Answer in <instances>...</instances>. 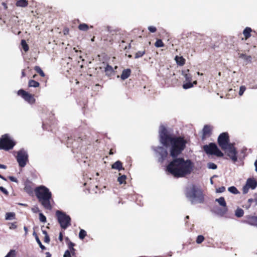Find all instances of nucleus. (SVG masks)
Masks as SVG:
<instances>
[{
    "label": "nucleus",
    "instance_id": "33",
    "mask_svg": "<svg viewBox=\"0 0 257 257\" xmlns=\"http://www.w3.org/2000/svg\"><path fill=\"white\" fill-rule=\"evenodd\" d=\"M228 190L230 192H231L234 194H237L239 193V191H238L237 188L234 186H231V187H229L228 188Z\"/></svg>",
    "mask_w": 257,
    "mask_h": 257
},
{
    "label": "nucleus",
    "instance_id": "1",
    "mask_svg": "<svg viewBox=\"0 0 257 257\" xmlns=\"http://www.w3.org/2000/svg\"><path fill=\"white\" fill-rule=\"evenodd\" d=\"M160 142L166 148H170V156L174 158L167 166L166 171L175 177H184L193 171L194 164L190 160L177 158L186 148L187 141L183 137L171 134L164 126L159 131Z\"/></svg>",
    "mask_w": 257,
    "mask_h": 257
},
{
    "label": "nucleus",
    "instance_id": "48",
    "mask_svg": "<svg viewBox=\"0 0 257 257\" xmlns=\"http://www.w3.org/2000/svg\"><path fill=\"white\" fill-rule=\"evenodd\" d=\"M9 179L12 182L18 183V181L16 178L13 176H9Z\"/></svg>",
    "mask_w": 257,
    "mask_h": 257
},
{
    "label": "nucleus",
    "instance_id": "17",
    "mask_svg": "<svg viewBox=\"0 0 257 257\" xmlns=\"http://www.w3.org/2000/svg\"><path fill=\"white\" fill-rule=\"evenodd\" d=\"M111 168L114 169L118 170V171L124 170V168L122 167V164L120 161H117L113 163L111 166Z\"/></svg>",
    "mask_w": 257,
    "mask_h": 257
},
{
    "label": "nucleus",
    "instance_id": "64",
    "mask_svg": "<svg viewBox=\"0 0 257 257\" xmlns=\"http://www.w3.org/2000/svg\"><path fill=\"white\" fill-rule=\"evenodd\" d=\"M192 83L193 84H193H197V81L195 80V81H193V82Z\"/></svg>",
    "mask_w": 257,
    "mask_h": 257
},
{
    "label": "nucleus",
    "instance_id": "34",
    "mask_svg": "<svg viewBox=\"0 0 257 257\" xmlns=\"http://www.w3.org/2000/svg\"><path fill=\"white\" fill-rule=\"evenodd\" d=\"M36 240L37 243L39 244L40 247L42 249L44 250V249H46L45 246L42 244V242H41L40 240L39 239V237L37 234H36Z\"/></svg>",
    "mask_w": 257,
    "mask_h": 257
},
{
    "label": "nucleus",
    "instance_id": "45",
    "mask_svg": "<svg viewBox=\"0 0 257 257\" xmlns=\"http://www.w3.org/2000/svg\"><path fill=\"white\" fill-rule=\"evenodd\" d=\"M184 76H185V79H186V81H191L192 78H191V76L190 75V74H186Z\"/></svg>",
    "mask_w": 257,
    "mask_h": 257
},
{
    "label": "nucleus",
    "instance_id": "51",
    "mask_svg": "<svg viewBox=\"0 0 257 257\" xmlns=\"http://www.w3.org/2000/svg\"><path fill=\"white\" fill-rule=\"evenodd\" d=\"M75 245V244L72 242H70L68 244L69 248L71 250H74L73 246Z\"/></svg>",
    "mask_w": 257,
    "mask_h": 257
},
{
    "label": "nucleus",
    "instance_id": "58",
    "mask_svg": "<svg viewBox=\"0 0 257 257\" xmlns=\"http://www.w3.org/2000/svg\"><path fill=\"white\" fill-rule=\"evenodd\" d=\"M68 32H69L68 29H67V30L66 29L64 31V33L65 35L68 34Z\"/></svg>",
    "mask_w": 257,
    "mask_h": 257
},
{
    "label": "nucleus",
    "instance_id": "39",
    "mask_svg": "<svg viewBox=\"0 0 257 257\" xmlns=\"http://www.w3.org/2000/svg\"><path fill=\"white\" fill-rule=\"evenodd\" d=\"M5 257H15V250H11Z\"/></svg>",
    "mask_w": 257,
    "mask_h": 257
},
{
    "label": "nucleus",
    "instance_id": "46",
    "mask_svg": "<svg viewBox=\"0 0 257 257\" xmlns=\"http://www.w3.org/2000/svg\"><path fill=\"white\" fill-rule=\"evenodd\" d=\"M225 190V188L224 186L219 187L218 188H217L216 189L217 192H219V193L223 192Z\"/></svg>",
    "mask_w": 257,
    "mask_h": 257
},
{
    "label": "nucleus",
    "instance_id": "60",
    "mask_svg": "<svg viewBox=\"0 0 257 257\" xmlns=\"http://www.w3.org/2000/svg\"><path fill=\"white\" fill-rule=\"evenodd\" d=\"M24 230H25V231L26 232V234L27 233V232H28V228H27V227L24 226Z\"/></svg>",
    "mask_w": 257,
    "mask_h": 257
},
{
    "label": "nucleus",
    "instance_id": "29",
    "mask_svg": "<svg viewBox=\"0 0 257 257\" xmlns=\"http://www.w3.org/2000/svg\"><path fill=\"white\" fill-rule=\"evenodd\" d=\"M145 53L146 50L145 49L143 51H139L136 53L135 55V58L138 59L140 57H142L144 55Z\"/></svg>",
    "mask_w": 257,
    "mask_h": 257
},
{
    "label": "nucleus",
    "instance_id": "42",
    "mask_svg": "<svg viewBox=\"0 0 257 257\" xmlns=\"http://www.w3.org/2000/svg\"><path fill=\"white\" fill-rule=\"evenodd\" d=\"M249 189V188L248 187V186L246 184H245V185L242 188L243 193V194L247 193Z\"/></svg>",
    "mask_w": 257,
    "mask_h": 257
},
{
    "label": "nucleus",
    "instance_id": "25",
    "mask_svg": "<svg viewBox=\"0 0 257 257\" xmlns=\"http://www.w3.org/2000/svg\"><path fill=\"white\" fill-rule=\"evenodd\" d=\"M34 70L39 74V75L42 77H44L45 76V74L44 72L43 71L42 69L40 68V67L38 66H36L34 67Z\"/></svg>",
    "mask_w": 257,
    "mask_h": 257
},
{
    "label": "nucleus",
    "instance_id": "8",
    "mask_svg": "<svg viewBox=\"0 0 257 257\" xmlns=\"http://www.w3.org/2000/svg\"><path fill=\"white\" fill-rule=\"evenodd\" d=\"M17 94L18 95L21 96L26 101L31 104H33L36 102L34 95L31 94L23 89L19 90L18 91Z\"/></svg>",
    "mask_w": 257,
    "mask_h": 257
},
{
    "label": "nucleus",
    "instance_id": "19",
    "mask_svg": "<svg viewBox=\"0 0 257 257\" xmlns=\"http://www.w3.org/2000/svg\"><path fill=\"white\" fill-rule=\"evenodd\" d=\"M28 5V1L27 0H18L16 3V6L18 7L25 8Z\"/></svg>",
    "mask_w": 257,
    "mask_h": 257
},
{
    "label": "nucleus",
    "instance_id": "57",
    "mask_svg": "<svg viewBox=\"0 0 257 257\" xmlns=\"http://www.w3.org/2000/svg\"><path fill=\"white\" fill-rule=\"evenodd\" d=\"M51 254L49 252H47L46 253V257H51Z\"/></svg>",
    "mask_w": 257,
    "mask_h": 257
},
{
    "label": "nucleus",
    "instance_id": "63",
    "mask_svg": "<svg viewBox=\"0 0 257 257\" xmlns=\"http://www.w3.org/2000/svg\"><path fill=\"white\" fill-rule=\"evenodd\" d=\"M0 178L4 180H6V178H5L4 176H2L1 175Z\"/></svg>",
    "mask_w": 257,
    "mask_h": 257
},
{
    "label": "nucleus",
    "instance_id": "2",
    "mask_svg": "<svg viewBox=\"0 0 257 257\" xmlns=\"http://www.w3.org/2000/svg\"><path fill=\"white\" fill-rule=\"evenodd\" d=\"M35 192L39 202L44 208L51 210L52 206L50 200L52 199V193L49 189L44 186H40L35 189Z\"/></svg>",
    "mask_w": 257,
    "mask_h": 257
},
{
    "label": "nucleus",
    "instance_id": "52",
    "mask_svg": "<svg viewBox=\"0 0 257 257\" xmlns=\"http://www.w3.org/2000/svg\"><path fill=\"white\" fill-rule=\"evenodd\" d=\"M44 241L46 243H49L50 242V238L48 235L45 236Z\"/></svg>",
    "mask_w": 257,
    "mask_h": 257
},
{
    "label": "nucleus",
    "instance_id": "36",
    "mask_svg": "<svg viewBox=\"0 0 257 257\" xmlns=\"http://www.w3.org/2000/svg\"><path fill=\"white\" fill-rule=\"evenodd\" d=\"M204 236L202 235H199L197 236L196 241L198 244H200L202 243L204 241Z\"/></svg>",
    "mask_w": 257,
    "mask_h": 257
},
{
    "label": "nucleus",
    "instance_id": "44",
    "mask_svg": "<svg viewBox=\"0 0 257 257\" xmlns=\"http://www.w3.org/2000/svg\"><path fill=\"white\" fill-rule=\"evenodd\" d=\"M0 191H2L6 196L9 195L8 191L3 187L0 186Z\"/></svg>",
    "mask_w": 257,
    "mask_h": 257
},
{
    "label": "nucleus",
    "instance_id": "6",
    "mask_svg": "<svg viewBox=\"0 0 257 257\" xmlns=\"http://www.w3.org/2000/svg\"><path fill=\"white\" fill-rule=\"evenodd\" d=\"M15 144V143L11 140L7 134L2 136L0 139V150L9 151L12 149Z\"/></svg>",
    "mask_w": 257,
    "mask_h": 257
},
{
    "label": "nucleus",
    "instance_id": "4",
    "mask_svg": "<svg viewBox=\"0 0 257 257\" xmlns=\"http://www.w3.org/2000/svg\"><path fill=\"white\" fill-rule=\"evenodd\" d=\"M56 215L58 222L62 228L65 229L71 225V218L65 212L60 210H57Z\"/></svg>",
    "mask_w": 257,
    "mask_h": 257
},
{
    "label": "nucleus",
    "instance_id": "13",
    "mask_svg": "<svg viewBox=\"0 0 257 257\" xmlns=\"http://www.w3.org/2000/svg\"><path fill=\"white\" fill-rule=\"evenodd\" d=\"M212 127L208 124H205L202 130V140H204L206 138L209 137L212 134Z\"/></svg>",
    "mask_w": 257,
    "mask_h": 257
},
{
    "label": "nucleus",
    "instance_id": "11",
    "mask_svg": "<svg viewBox=\"0 0 257 257\" xmlns=\"http://www.w3.org/2000/svg\"><path fill=\"white\" fill-rule=\"evenodd\" d=\"M226 150H227V155L234 163L236 162L237 160V152L233 144L229 145V146L227 147Z\"/></svg>",
    "mask_w": 257,
    "mask_h": 257
},
{
    "label": "nucleus",
    "instance_id": "10",
    "mask_svg": "<svg viewBox=\"0 0 257 257\" xmlns=\"http://www.w3.org/2000/svg\"><path fill=\"white\" fill-rule=\"evenodd\" d=\"M216 201L217 202L219 205L222 207V208L217 209V213L222 216L224 215L227 213L228 211V208L226 206V203L224 198L223 197H220V198L216 199Z\"/></svg>",
    "mask_w": 257,
    "mask_h": 257
},
{
    "label": "nucleus",
    "instance_id": "21",
    "mask_svg": "<svg viewBox=\"0 0 257 257\" xmlns=\"http://www.w3.org/2000/svg\"><path fill=\"white\" fill-rule=\"evenodd\" d=\"M40 86V83L38 81H36L33 79H30L28 82L29 87H38Z\"/></svg>",
    "mask_w": 257,
    "mask_h": 257
},
{
    "label": "nucleus",
    "instance_id": "43",
    "mask_svg": "<svg viewBox=\"0 0 257 257\" xmlns=\"http://www.w3.org/2000/svg\"><path fill=\"white\" fill-rule=\"evenodd\" d=\"M148 30L151 33H155L157 31V29L154 26H149L148 27Z\"/></svg>",
    "mask_w": 257,
    "mask_h": 257
},
{
    "label": "nucleus",
    "instance_id": "7",
    "mask_svg": "<svg viewBox=\"0 0 257 257\" xmlns=\"http://www.w3.org/2000/svg\"><path fill=\"white\" fill-rule=\"evenodd\" d=\"M217 142L219 146L223 150H226L230 143L229 137L228 133L224 132L220 134L218 137Z\"/></svg>",
    "mask_w": 257,
    "mask_h": 257
},
{
    "label": "nucleus",
    "instance_id": "30",
    "mask_svg": "<svg viewBox=\"0 0 257 257\" xmlns=\"http://www.w3.org/2000/svg\"><path fill=\"white\" fill-rule=\"evenodd\" d=\"M105 71L106 74H107V75L111 74L113 72V68H112V66H111L109 65H107L106 67L105 68Z\"/></svg>",
    "mask_w": 257,
    "mask_h": 257
},
{
    "label": "nucleus",
    "instance_id": "12",
    "mask_svg": "<svg viewBox=\"0 0 257 257\" xmlns=\"http://www.w3.org/2000/svg\"><path fill=\"white\" fill-rule=\"evenodd\" d=\"M34 183L30 180L27 179L24 183V191L29 195H32L34 191Z\"/></svg>",
    "mask_w": 257,
    "mask_h": 257
},
{
    "label": "nucleus",
    "instance_id": "47",
    "mask_svg": "<svg viewBox=\"0 0 257 257\" xmlns=\"http://www.w3.org/2000/svg\"><path fill=\"white\" fill-rule=\"evenodd\" d=\"M253 199L252 198L249 199L247 200V205L245 207L246 208L248 209L250 206L251 203L253 202Z\"/></svg>",
    "mask_w": 257,
    "mask_h": 257
},
{
    "label": "nucleus",
    "instance_id": "26",
    "mask_svg": "<svg viewBox=\"0 0 257 257\" xmlns=\"http://www.w3.org/2000/svg\"><path fill=\"white\" fill-rule=\"evenodd\" d=\"M16 214L14 212H8L6 214V219L11 220L15 218Z\"/></svg>",
    "mask_w": 257,
    "mask_h": 257
},
{
    "label": "nucleus",
    "instance_id": "35",
    "mask_svg": "<svg viewBox=\"0 0 257 257\" xmlns=\"http://www.w3.org/2000/svg\"><path fill=\"white\" fill-rule=\"evenodd\" d=\"M193 86V84L191 82V81H188V82H187L183 85V88L185 89H187L191 88Z\"/></svg>",
    "mask_w": 257,
    "mask_h": 257
},
{
    "label": "nucleus",
    "instance_id": "3",
    "mask_svg": "<svg viewBox=\"0 0 257 257\" xmlns=\"http://www.w3.org/2000/svg\"><path fill=\"white\" fill-rule=\"evenodd\" d=\"M185 195L192 204L203 203L204 201L202 190L195 185L187 188Z\"/></svg>",
    "mask_w": 257,
    "mask_h": 257
},
{
    "label": "nucleus",
    "instance_id": "16",
    "mask_svg": "<svg viewBox=\"0 0 257 257\" xmlns=\"http://www.w3.org/2000/svg\"><path fill=\"white\" fill-rule=\"evenodd\" d=\"M246 184L249 188H251L252 189H255L257 186L256 181L252 178H248L246 181Z\"/></svg>",
    "mask_w": 257,
    "mask_h": 257
},
{
    "label": "nucleus",
    "instance_id": "27",
    "mask_svg": "<svg viewBox=\"0 0 257 257\" xmlns=\"http://www.w3.org/2000/svg\"><path fill=\"white\" fill-rule=\"evenodd\" d=\"M239 57L249 62H250L251 59V57L250 56H248L243 53L240 54Z\"/></svg>",
    "mask_w": 257,
    "mask_h": 257
},
{
    "label": "nucleus",
    "instance_id": "54",
    "mask_svg": "<svg viewBox=\"0 0 257 257\" xmlns=\"http://www.w3.org/2000/svg\"><path fill=\"white\" fill-rule=\"evenodd\" d=\"M115 152V151H113L112 149H110L109 152V155H113Z\"/></svg>",
    "mask_w": 257,
    "mask_h": 257
},
{
    "label": "nucleus",
    "instance_id": "59",
    "mask_svg": "<svg viewBox=\"0 0 257 257\" xmlns=\"http://www.w3.org/2000/svg\"><path fill=\"white\" fill-rule=\"evenodd\" d=\"M43 233L45 234V235H48L47 232L46 230H42Z\"/></svg>",
    "mask_w": 257,
    "mask_h": 257
},
{
    "label": "nucleus",
    "instance_id": "5",
    "mask_svg": "<svg viewBox=\"0 0 257 257\" xmlns=\"http://www.w3.org/2000/svg\"><path fill=\"white\" fill-rule=\"evenodd\" d=\"M203 149L208 155H215L218 157H222L224 155L223 153L218 148L217 145L213 143L204 145Z\"/></svg>",
    "mask_w": 257,
    "mask_h": 257
},
{
    "label": "nucleus",
    "instance_id": "37",
    "mask_svg": "<svg viewBox=\"0 0 257 257\" xmlns=\"http://www.w3.org/2000/svg\"><path fill=\"white\" fill-rule=\"evenodd\" d=\"M39 219L42 222H46V217L42 213H39Z\"/></svg>",
    "mask_w": 257,
    "mask_h": 257
},
{
    "label": "nucleus",
    "instance_id": "14",
    "mask_svg": "<svg viewBox=\"0 0 257 257\" xmlns=\"http://www.w3.org/2000/svg\"><path fill=\"white\" fill-rule=\"evenodd\" d=\"M157 152L160 156L159 162L162 163L166 159L168 155V152L163 147H158L157 148Z\"/></svg>",
    "mask_w": 257,
    "mask_h": 257
},
{
    "label": "nucleus",
    "instance_id": "41",
    "mask_svg": "<svg viewBox=\"0 0 257 257\" xmlns=\"http://www.w3.org/2000/svg\"><path fill=\"white\" fill-rule=\"evenodd\" d=\"M246 89V87L244 86H241L239 88V95L241 96Z\"/></svg>",
    "mask_w": 257,
    "mask_h": 257
},
{
    "label": "nucleus",
    "instance_id": "9",
    "mask_svg": "<svg viewBox=\"0 0 257 257\" xmlns=\"http://www.w3.org/2000/svg\"><path fill=\"white\" fill-rule=\"evenodd\" d=\"M17 160L20 167L23 168L28 162V155L25 151L21 150L18 152Z\"/></svg>",
    "mask_w": 257,
    "mask_h": 257
},
{
    "label": "nucleus",
    "instance_id": "62",
    "mask_svg": "<svg viewBox=\"0 0 257 257\" xmlns=\"http://www.w3.org/2000/svg\"><path fill=\"white\" fill-rule=\"evenodd\" d=\"M254 165H255V170H256V171H257V160L255 161V162L254 163Z\"/></svg>",
    "mask_w": 257,
    "mask_h": 257
},
{
    "label": "nucleus",
    "instance_id": "55",
    "mask_svg": "<svg viewBox=\"0 0 257 257\" xmlns=\"http://www.w3.org/2000/svg\"><path fill=\"white\" fill-rule=\"evenodd\" d=\"M26 76V73H25V70H23L22 71V77H24Z\"/></svg>",
    "mask_w": 257,
    "mask_h": 257
},
{
    "label": "nucleus",
    "instance_id": "24",
    "mask_svg": "<svg viewBox=\"0 0 257 257\" xmlns=\"http://www.w3.org/2000/svg\"><path fill=\"white\" fill-rule=\"evenodd\" d=\"M126 177L125 175H121L117 178V181L119 182L120 184H125L126 183Z\"/></svg>",
    "mask_w": 257,
    "mask_h": 257
},
{
    "label": "nucleus",
    "instance_id": "18",
    "mask_svg": "<svg viewBox=\"0 0 257 257\" xmlns=\"http://www.w3.org/2000/svg\"><path fill=\"white\" fill-rule=\"evenodd\" d=\"M131 70L130 69H124L122 71L121 78L122 80L127 79L131 75Z\"/></svg>",
    "mask_w": 257,
    "mask_h": 257
},
{
    "label": "nucleus",
    "instance_id": "32",
    "mask_svg": "<svg viewBox=\"0 0 257 257\" xmlns=\"http://www.w3.org/2000/svg\"><path fill=\"white\" fill-rule=\"evenodd\" d=\"M87 233L85 230L84 229H80L79 233V237L81 239H83L86 236Z\"/></svg>",
    "mask_w": 257,
    "mask_h": 257
},
{
    "label": "nucleus",
    "instance_id": "23",
    "mask_svg": "<svg viewBox=\"0 0 257 257\" xmlns=\"http://www.w3.org/2000/svg\"><path fill=\"white\" fill-rule=\"evenodd\" d=\"M244 214V211L241 208H238L235 212V215L237 217H241Z\"/></svg>",
    "mask_w": 257,
    "mask_h": 257
},
{
    "label": "nucleus",
    "instance_id": "15",
    "mask_svg": "<svg viewBox=\"0 0 257 257\" xmlns=\"http://www.w3.org/2000/svg\"><path fill=\"white\" fill-rule=\"evenodd\" d=\"M252 31L253 30L250 27H246L243 31V35L244 36V38H242L241 40H246L248 39L251 36V33Z\"/></svg>",
    "mask_w": 257,
    "mask_h": 257
},
{
    "label": "nucleus",
    "instance_id": "61",
    "mask_svg": "<svg viewBox=\"0 0 257 257\" xmlns=\"http://www.w3.org/2000/svg\"><path fill=\"white\" fill-rule=\"evenodd\" d=\"M3 5L4 6L5 9H7V5L6 3H3Z\"/></svg>",
    "mask_w": 257,
    "mask_h": 257
},
{
    "label": "nucleus",
    "instance_id": "40",
    "mask_svg": "<svg viewBox=\"0 0 257 257\" xmlns=\"http://www.w3.org/2000/svg\"><path fill=\"white\" fill-rule=\"evenodd\" d=\"M208 167L211 169H216L217 168V165L213 163H209L208 164Z\"/></svg>",
    "mask_w": 257,
    "mask_h": 257
},
{
    "label": "nucleus",
    "instance_id": "56",
    "mask_svg": "<svg viewBox=\"0 0 257 257\" xmlns=\"http://www.w3.org/2000/svg\"><path fill=\"white\" fill-rule=\"evenodd\" d=\"M0 168L6 169L7 168V166L4 165L0 164Z\"/></svg>",
    "mask_w": 257,
    "mask_h": 257
},
{
    "label": "nucleus",
    "instance_id": "28",
    "mask_svg": "<svg viewBox=\"0 0 257 257\" xmlns=\"http://www.w3.org/2000/svg\"><path fill=\"white\" fill-rule=\"evenodd\" d=\"M21 45L23 50L25 52H27L29 50V47L28 45L27 44L26 41L25 40H22L21 41Z\"/></svg>",
    "mask_w": 257,
    "mask_h": 257
},
{
    "label": "nucleus",
    "instance_id": "50",
    "mask_svg": "<svg viewBox=\"0 0 257 257\" xmlns=\"http://www.w3.org/2000/svg\"><path fill=\"white\" fill-rule=\"evenodd\" d=\"M63 256L64 257H71V254H70V251L68 250L65 251Z\"/></svg>",
    "mask_w": 257,
    "mask_h": 257
},
{
    "label": "nucleus",
    "instance_id": "22",
    "mask_svg": "<svg viewBox=\"0 0 257 257\" xmlns=\"http://www.w3.org/2000/svg\"><path fill=\"white\" fill-rule=\"evenodd\" d=\"M89 26L85 23L80 24L78 27V29L82 31H87L89 29Z\"/></svg>",
    "mask_w": 257,
    "mask_h": 257
},
{
    "label": "nucleus",
    "instance_id": "49",
    "mask_svg": "<svg viewBox=\"0 0 257 257\" xmlns=\"http://www.w3.org/2000/svg\"><path fill=\"white\" fill-rule=\"evenodd\" d=\"M251 221H252L254 224L257 225V216L251 217Z\"/></svg>",
    "mask_w": 257,
    "mask_h": 257
},
{
    "label": "nucleus",
    "instance_id": "31",
    "mask_svg": "<svg viewBox=\"0 0 257 257\" xmlns=\"http://www.w3.org/2000/svg\"><path fill=\"white\" fill-rule=\"evenodd\" d=\"M155 46L157 48L163 47L164 46V44L161 39H157Z\"/></svg>",
    "mask_w": 257,
    "mask_h": 257
},
{
    "label": "nucleus",
    "instance_id": "20",
    "mask_svg": "<svg viewBox=\"0 0 257 257\" xmlns=\"http://www.w3.org/2000/svg\"><path fill=\"white\" fill-rule=\"evenodd\" d=\"M175 60L178 65L183 66L185 63V59L182 56H176Z\"/></svg>",
    "mask_w": 257,
    "mask_h": 257
},
{
    "label": "nucleus",
    "instance_id": "53",
    "mask_svg": "<svg viewBox=\"0 0 257 257\" xmlns=\"http://www.w3.org/2000/svg\"><path fill=\"white\" fill-rule=\"evenodd\" d=\"M59 240L62 242L63 241V232H60V233H59Z\"/></svg>",
    "mask_w": 257,
    "mask_h": 257
},
{
    "label": "nucleus",
    "instance_id": "38",
    "mask_svg": "<svg viewBox=\"0 0 257 257\" xmlns=\"http://www.w3.org/2000/svg\"><path fill=\"white\" fill-rule=\"evenodd\" d=\"M9 228L10 229H15L17 228V222L9 223Z\"/></svg>",
    "mask_w": 257,
    "mask_h": 257
}]
</instances>
